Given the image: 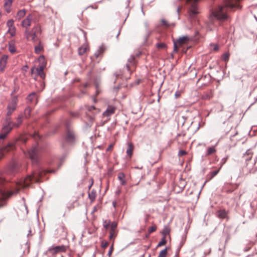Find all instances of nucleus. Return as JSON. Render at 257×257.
Here are the masks:
<instances>
[{"label":"nucleus","instance_id":"14","mask_svg":"<svg viewBox=\"0 0 257 257\" xmlns=\"http://www.w3.org/2000/svg\"><path fill=\"white\" fill-rule=\"evenodd\" d=\"M115 109V107L112 105H108L106 110L103 113V116L108 117L114 113Z\"/></svg>","mask_w":257,"mask_h":257},{"label":"nucleus","instance_id":"58","mask_svg":"<svg viewBox=\"0 0 257 257\" xmlns=\"http://www.w3.org/2000/svg\"><path fill=\"white\" fill-rule=\"evenodd\" d=\"M113 205L114 207H115V202H113Z\"/></svg>","mask_w":257,"mask_h":257},{"label":"nucleus","instance_id":"25","mask_svg":"<svg viewBox=\"0 0 257 257\" xmlns=\"http://www.w3.org/2000/svg\"><path fill=\"white\" fill-rule=\"evenodd\" d=\"M118 179L120 181V184L124 185L126 183L125 180V175L123 173H119L118 175Z\"/></svg>","mask_w":257,"mask_h":257},{"label":"nucleus","instance_id":"57","mask_svg":"<svg viewBox=\"0 0 257 257\" xmlns=\"http://www.w3.org/2000/svg\"><path fill=\"white\" fill-rule=\"evenodd\" d=\"M177 13H179V8H177Z\"/></svg>","mask_w":257,"mask_h":257},{"label":"nucleus","instance_id":"26","mask_svg":"<svg viewBox=\"0 0 257 257\" xmlns=\"http://www.w3.org/2000/svg\"><path fill=\"white\" fill-rule=\"evenodd\" d=\"M134 149V146L132 143H128V148L126 150V154L130 157H131L132 156V153Z\"/></svg>","mask_w":257,"mask_h":257},{"label":"nucleus","instance_id":"43","mask_svg":"<svg viewBox=\"0 0 257 257\" xmlns=\"http://www.w3.org/2000/svg\"><path fill=\"white\" fill-rule=\"evenodd\" d=\"M157 47L158 48H164L166 47V45L164 43H158L157 44Z\"/></svg>","mask_w":257,"mask_h":257},{"label":"nucleus","instance_id":"34","mask_svg":"<svg viewBox=\"0 0 257 257\" xmlns=\"http://www.w3.org/2000/svg\"><path fill=\"white\" fill-rule=\"evenodd\" d=\"M112 222H110V221L109 220H104L103 222V227L105 228V229H108V227L110 226V224Z\"/></svg>","mask_w":257,"mask_h":257},{"label":"nucleus","instance_id":"17","mask_svg":"<svg viewBox=\"0 0 257 257\" xmlns=\"http://www.w3.org/2000/svg\"><path fill=\"white\" fill-rule=\"evenodd\" d=\"M19 164L17 162H13L10 165V170L12 173H15L18 171Z\"/></svg>","mask_w":257,"mask_h":257},{"label":"nucleus","instance_id":"9","mask_svg":"<svg viewBox=\"0 0 257 257\" xmlns=\"http://www.w3.org/2000/svg\"><path fill=\"white\" fill-rule=\"evenodd\" d=\"M24 34L27 40H31L33 42H35L39 39V36L32 30L30 31L29 30H25Z\"/></svg>","mask_w":257,"mask_h":257},{"label":"nucleus","instance_id":"45","mask_svg":"<svg viewBox=\"0 0 257 257\" xmlns=\"http://www.w3.org/2000/svg\"><path fill=\"white\" fill-rule=\"evenodd\" d=\"M108 245V243L107 241H102L101 246L102 248H105Z\"/></svg>","mask_w":257,"mask_h":257},{"label":"nucleus","instance_id":"27","mask_svg":"<svg viewBox=\"0 0 257 257\" xmlns=\"http://www.w3.org/2000/svg\"><path fill=\"white\" fill-rule=\"evenodd\" d=\"M88 198L90 201L92 202L96 198V191L93 189L91 192L88 193Z\"/></svg>","mask_w":257,"mask_h":257},{"label":"nucleus","instance_id":"31","mask_svg":"<svg viewBox=\"0 0 257 257\" xmlns=\"http://www.w3.org/2000/svg\"><path fill=\"white\" fill-rule=\"evenodd\" d=\"M36 99V93L35 92H33L30 94L28 97L27 99L28 101L30 102H33Z\"/></svg>","mask_w":257,"mask_h":257},{"label":"nucleus","instance_id":"16","mask_svg":"<svg viewBox=\"0 0 257 257\" xmlns=\"http://www.w3.org/2000/svg\"><path fill=\"white\" fill-rule=\"evenodd\" d=\"M15 143L12 142L9 143L5 147L2 149L1 151L2 153L3 154L6 152H8L11 150H13L15 148Z\"/></svg>","mask_w":257,"mask_h":257},{"label":"nucleus","instance_id":"54","mask_svg":"<svg viewBox=\"0 0 257 257\" xmlns=\"http://www.w3.org/2000/svg\"><path fill=\"white\" fill-rule=\"evenodd\" d=\"M26 68H28V66H27V65H26V66H25L24 67V69L25 70H26Z\"/></svg>","mask_w":257,"mask_h":257},{"label":"nucleus","instance_id":"3","mask_svg":"<svg viewBox=\"0 0 257 257\" xmlns=\"http://www.w3.org/2000/svg\"><path fill=\"white\" fill-rule=\"evenodd\" d=\"M13 126H14L13 123L11 121L10 118H7L6 119V124L3 125L0 134V144L3 143V141L12 131Z\"/></svg>","mask_w":257,"mask_h":257},{"label":"nucleus","instance_id":"19","mask_svg":"<svg viewBox=\"0 0 257 257\" xmlns=\"http://www.w3.org/2000/svg\"><path fill=\"white\" fill-rule=\"evenodd\" d=\"M32 30L34 31L37 35L40 36L42 33V28L39 24H37L32 28Z\"/></svg>","mask_w":257,"mask_h":257},{"label":"nucleus","instance_id":"22","mask_svg":"<svg viewBox=\"0 0 257 257\" xmlns=\"http://www.w3.org/2000/svg\"><path fill=\"white\" fill-rule=\"evenodd\" d=\"M216 216L220 219H224L227 217V212L224 210H220L216 212Z\"/></svg>","mask_w":257,"mask_h":257},{"label":"nucleus","instance_id":"32","mask_svg":"<svg viewBox=\"0 0 257 257\" xmlns=\"http://www.w3.org/2000/svg\"><path fill=\"white\" fill-rule=\"evenodd\" d=\"M216 152L215 147H209L207 150V155H210Z\"/></svg>","mask_w":257,"mask_h":257},{"label":"nucleus","instance_id":"41","mask_svg":"<svg viewBox=\"0 0 257 257\" xmlns=\"http://www.w3.org/2000/svg\"><path fill=\"white\" fill-rule=\"evenodd\" d=\"M180 46V45H178V44L176 42L174 43V51L176 53L178 52V48Z\"/></svg>","mask_w":257,"mask_h":257},{"label":"nucleus","instance_id":"5","mask_svg":"<svg viewBox=\"0 0 257 257\" xmlns=\"http://www.w3.org/2000/svg\"><path fill=\"white\" fill-rule=\"evenodd\" d=\"M18 98L17 97H14L12 98L11 101L8 105L7 115L10 116L15 110L17 106Z\"/></svg>","mask_w":257,"mask_h":257},{"label":"nucleus","instance_id":"55","mask_svg":"<svg viewBox=\"0 0 257 257\" xmlns=\"http://www.w3.org/2000/svg\"><path fill=\"white\" fill-rule=\"evenodd\" d=\"M136 168L142 169L143 168V167H136Z\"/></svg>","mask_w":257,"mask_h":257},{"label":"nucleus","instance_id":"37","mask_svg":"<svg viewBox=\"0 0 257 257\" xmlns=\"http://www.w3.org/2000/svg\"><path fill=\"white\" fill-rule=\"evenodd\" d=\"M220 169L211 172L210 173L209 175L210 176L209 180L212 179L214 177H215L219 172Z\"/></svg>","mask_w":257,"mask_h":257},{"label":"nucleus","instance_id":"23","mask_svg":"<svg viewBox=\"0 0 257 257\" xmlns=\"http://www.w3.org/2000/svg\"><path fill=\"white\" fill-rule=\"evenodd\" d=\"M26 13V11L25 9H23L19 11L17 14L16 16V18L18 20H20L23 18L24 17Z\"/></svg>","mask_w":257,"mask_h":257},{"label":"nucleus","instance_id":"56","mask_svg":"<svg viewBox=\"0 0 257 257\" xmlns=\"http://www.w3.org/2000/svg\"><path fill=\"white\" fill-rule=\"evenodd\" d=\"M168 231H167V230H165V231H164V233H165V234H167V233H168Z\"/></svg>","mask_w":257,"mask_h":257},{"label":"nucleus","instance_id":"51","mask_svg":"<svg viewBox=\"0 0 257 257\" xmlns=\"http://www.w3.org/2000/svg\"><path fill=\"white\" fill-rule=\"evenodd\" d=\"M203 97L204 99H209L210 98V96L209 95L206 94V95L203 96Z\"/></svg>","mask_w":257,"mask_h":257},{"label":"nucleus","instance_id":"8","mask_svg":"<svg viewBox=\"0 0 257 257\" xmlns=\"http://www.w3.org/2000/svg\"><path fill=\"white\" fill-rule=\"evenodd\" d=\"M56 235L57 236H60L62 237H66L67 236V231L66 228L64 224L62 223H61L58 227L56 228Z\"/></svg>","mask_w":257,"mask_h":257},{"label":"nucleus","instance_id":"18","mask_svg":"<svg viewBox=\"0 0 257 257\" xmlns=\"http://www.w3.org/2000/svg\"><path fill=\"white\" fill-rule=\"evenodd\" d=\"M189 40V38L187 36H183L182 37H180L176 41V43L178 44V45H181L183 44H185L188 42Z\"/></svg>","mask_w":257,"mask_h":257},{"label":"nucleus","instance_id":"50","mask_svg":"<svg viewBox=\"0 0 257 257\" xmlns=\"http://www.w3.org/2000/svg\"><path fill=\"white\" fill-rule=\"evenodd\" d=\"M113 146V144L109 145L108 147L107 148L106 151H110L111 150V149L112 148Z\"/></svg>","mask_w":257,"mask_h":257},{"label":"nucleus","instance_id":"36","mask_svg":"<svg viewBox=\"0 0 257 257\" xmlns=\"http://www.w3.org/2000/svg\"><path fill=\"white\" fill-rule=\"evenodd\" d=\"M7 26L9 28H13V27H15L14 20L13 19H11V20H9V21H8V22H7Z\"/></svg>","mask_w":257,"mask_h":257},{"label":"nucleus","instance_id":"24","mask_svg":"<svg viewBox=\"0 0 257 257\" xmlns=\"http://www.w3.org/2000/svg\"><path fill=\"white\" fill-rule=\"evenodd\" d=\"M9 50L12 54H14L16 52L14 41H11L9 43Z\"/></svg>","mask_w":257,"mask_h":257},{"label":"nucleus","instance_id":"12","mask_svg":"<svg viewBox=\"0 0 257 257\" xmlns=\"http://www.w3.org/2000/svg\"><path fill=\"white\" fill-rule=\"evenodd\" d=\"M8 59V56L7 55H3L0 59V70L3 71L7 65Z\"/></svg>","mask_w":257,"mask_h":257},{"label":"nucleus","instance_id":"48","mask_svg":"<svg viewBox=\"0 0 257 257\" xmlns=\"http://www.w3.org/2000/svg\"><path fill=\"white\" fill-rule=\"evenodd\" d=\"M161 22L166 27H169L170 26L168 23L165 20L162 19Z\"/></svg>","mask_w":257,"mask_h":257},{"label":"nucleus","instance_id":"4","mask_svg":"<svg viewBox=\"0 0 257 257\" xmlns=\"http://www.w3.org/2000/svg\"><path fill=\"white\" fill-rule=\"evenodd\" d=\"M75 141V136L72 131L68 130L66 134L65 138L63 140L61 145L64 148H66L67 146L72 145Z\"/></svg>","mask_w":257,"mask_h":257},{"label":"nucleus","instance_id":"35","mask_svg":"<svg viewBox=\"0 0 257 257\" xmlns=\"http://www.w3.org/2000/svg\"><path fill=\"white\" fill-rule=\"evenodd\" d=\"M167 253V248H165L159 253V254L158 257H166Z\"/></svg>","mask_w":257,"mask_h":257},{"label":"nucleus","instance_id":"10","mask_svg":"<svg viewBox=\"0 0 257 257\" xmlns=\"http://www.w3.org/2000/svg\"><path fill=\"white\" fill-rule=\"evenodd\" d=\"M66 246L64 245L59 246H52L49 248L48 251L52 254L57 253L66 251Z\"/></svg>","mask_w":257,"mask_h":257},{"label":"nucleus","instance_id":"7","mask_svg":"<svg viewBox=\"0 0 257 257\" xmlns=\"http://www.w3.org/2000/svg\"><path fill=\"white\" fill-rule=\"evenodd\" d=\"M34 18V15L33 14L28 15L26 18L22 21V27L25 28V30H29V28L31 26Z\"/></svg>","mask_w":257,"mask_h":257},{"label":"nucleus","instance_id":"44","mask_svg":"<svg viewBox=\"0 0 257 257\" xmlns=\"http://www.w3.org/2000/svg\"><path fill=\"white\" fill-rule=\"evenodd\" d=\"M187 154V152L184 150H180L178 152V156H182L183 155H185Z\"/></svg>","mask_w":257,"mask_h":257},{"label":"nucleus","instance_id":"13","mask_svg":"<svg viewBox=\"0 0 257 257\" xmlns=\"http://www.w3.org/2000/svg\"><path fill=\"white\" fill-rule=\"evenodd\" d=\"M35 71L37 75L39 76L42 79H44L45 74L43 71V67L41 66L39 68L33 67L32 68V72L33 73Z\"/></svg>","mask_w":257,"mask_h":257},{"label":"nucleus","instance_id":"38","mask_svg":"<svg viewBox=\"0 0 257 257\" xmlns=\"http://www.w3.org/2000/svg\"><path fill=\"white\" fill-rule=\"evenodd\" d=\"M134 60V57H131L128 59V62L130 63V64H126V66L128 70H130V67L131 65V63H132L133 62Z\"/></svg>","mask_w":257,"mask_h":257},{"label":"nucleus","instance_id":"28","mask_svg":"<svg viewBox=\"0 0 257 257\" xmlns=\"http://www.w3.org/2000/svg\"><path fill=\"white\" fill-rule=\"evenodd\" d=\"M23 116L22 114L19 115L17 118V122L16 123H13V125L15 127H19L20 124L22 123Z\"/></svg>","mask_w":257,"mask_h":257},{"label":"nucleus","instance_id":"1","mask_svg":"<svg viewBox=\"0 0 257 257\" xmlns=\"http://www.w3.org/2000/svg\"><path fill=\"white\" fill-rule=\"evenodd\" d=\"M48 171H46L42 169H38L35 171L32 175H29L25 178H23L17 182L16 187L17 189L14 191H12L9 194H7L4 191L0 188V207H2L5 203L6 199L14 194H16L18 192L19 190L21 188H26L29 186L31 182L32 181H35L36 182L40 181L39 178L42 177L43 174H45ZM54 172V171H49V172Z\"/></svg>","mask_w":257,"mask_h":257},{"label":"nucleus","instance_id":"30","mask_svg":"<svg viewBox=\"0 0 257 257\" xmlns=\"http://www.w3.org/2000/svg\"><path fill=\"white\" fill-rule=\"evenodd\" d=\"M43 48L40 41L39 42V45L35 47V52L36 54H39Z\"/></svg>","mask_w":257,"mask_h":257},{"label":"nucleus","instance_id":"52","mask_svg":"<svg viewBox=\"0 0 257 257\" xmlns=\"http://www.w3.org/2000/svg\"><path fill=\"white\" fill-rule=\"evenodd\" d=\"M93 180H92L91 181V183H90V184L88 186V188L89 189H90L91 188V187H92V186L93 185Z\"/></svg>","mask_w":257,"mask_h":257},{"label":"nucleus","instance_id":"6","mask_svg":"<svg viewBox=\"0 0 257 257\" xmlns=\"http://www.w3.org/2000/svg\"><path fill=\"white\" fill-rule=\"evenodd\" d=\"M39 152V148L37 145L32 147V148L29 151L28 156L32 160L33 162H36L38 159Z\"/></svg>","mask_w":257,"mask_h":257},{"label":"nucleus","instance_id":"15","mask_svg":"<svg viewBox=\"0 0 257 257\" xmlns=\"http://www.w3.org/2000/svg\"><path fill=\"white\" fill-rule=\"evenodd\" d=\"M105 50L106 48L104 45L102 44L100 45L98 49L97 50V51L94 54V56L96 58H98L99 56L103 54V53L105 52Z\"/></svg>","mask_w":257,"mask_h":257},{"label":"nucleus","instance_id":"42","mask_svg":"<svg viewBox=\"0 0 257 257\" xmlns=\"http://www.w3.org/2000/svg\"><path fill=\"white\" fill-rule=\"evenodd\" d=\"M157 227L156 226H151L149 228L148 231L150 233L155 231L156 230Z\"/></svg>","mask_w":257,"mask_h":257},{"label":"nucleus","instance_id":"21","mask_svg":"<svg viewBox=\"0 0 257 257\" xmlns=\"http://www.w3.org/2000/svg\"><path fill=\"white\" fill-rule=\"evenodd\" d=\"M4 7L7 12L9 13L11 10V7L12 6L13 0H4Z\"/></svg>","mask_w":257,"mask_h":257},{"label":"nucleus","instance_id":"40","mask_svg":"<svg viewBox=\"0 0 257 257\" xmlns=\"http://www.w3.org/2000/svg\"><path fill=\"white\" fill-rule=\"evenodd\" d=\"M229 54L228 53H224L223 55V59L225 61H227L229 59Z\"/></svg>","mask_w":257,"mask_h":257},{"label":"nucleus","instance_id":"29","mask_svg":"<svg viewBox=\"0 0 257 257\" xmlns=\"http://www.w3.org/2000/svg\"><path fill=\"white\" fill-rule=\"evenodd\" d=\"M16 28L15 27L13 28H9L7 31V33L10 34L11 37H14L16 35Z\"/></svg>","mask_w":257,"mask_h":257},{"label":"nucleus","instance_id":"2","mask_svg":"<svg viewBox=\"0 0 257 257\" xmlns=\"http://www.w3.org/2000/svg\"><path fill=\"white\" fill-rule=\"evenodd\" d=\"M241 0H225L222 5L219 6L212 11V16L216 19L224 21L227 19V12L234 9H240L239 4Z\"/></svg>","mask_w":257,"mask_h":257},{"label":"nucleus","instance_id":"39","mask_svg":"<svg viewBox=\"0 0 257 257\" xmlns=\"http://www.w3.org/2000/svg\"><path fill=\"white\" fill-rule=\"evenodd\" d=\"M166 243V240L165 237H163L160 242L158 244L157 246H161L165 245Z\"/></svg>","mask_w":257,"mask_h":257},{"label":"nucleus","instance_id":"46","mask_svg":"<svg viewBox=\"0 0 257 257\" xmlns=\"http://www.w3.org/2000/svg\"><path fill=\"white\" fill-rule=\"evenodd\" d=\"M113 244H112L111 246L110 247V248H109V250L108 251V255L109 256H110V255H111L112 254V252L113 251Z\"/></svg>","mask_w":257,"mask_h":257},{"label":"nucleus","instance_id":"11","mask_svg":"<svg viewBox=\"0 0 257 257\" xmlns=\"http://www.w3.org/2000/svg\"><path fill=\"white\" fill-rule=\"evenodd\" d=\"M117 225V223L115 221L112 222L110 224V230L109 238V239L112 240L113 241L114 240V238L116 235V228Z\"/></svg>","mask_w":257,"mask_h":257},{"label":"nucleus","instance_id":"20","mask_svg":"<svg viewBox=\"0 0 257 257\" xmlns=\"http://www.w3.org/2000/svg\"><path fill=\"white\" fill-rule=\"evenodd\" d=\"M88 49V45L86 44H83L80 48H78V54L80 55H83L87 51Z\"/></svg>","mask_w":257,"mask_h":257},{"label":"nucleus","instance_id":"49","mask_svg":"<svg viewBox=\"0 0 257 257\" xmlns=\"http://www.w3.org/2000/svg\"><path fill=\"white\" fill-rule=\"evenodd\" d=\"M227 185H228V184H225L224 186L223 187V188H222L223 191H224V192H232V190H227L225 189V186Z\"/></svg>","mask_w":257,"mask_h":257},{"label":"nucleus","instance_id":"47","mask_svg":"<svg viewBox=\"0 0 257 257\" xmlns=\"http://www.w3.org/2000/svg\"><path fill=\"white\" fill-rule=\"evenodd\" d=\"M211 46L212 47L213 50L215 51H217L219 49L218 46L216 44H212Z\"/></svg>","mask_w":257,"mask_h":257},{"label":"nucleus","instance_id":"53","mask_svg":"<svg viewBox=\"0 0 257 257\" xmlns=\"http://www.w3.org/2000/svg\"><path fill=\"white\" fill-rule=\"evenodd\" d=\"M94 108H95V107H94V106H91L90 107V108L89 110H91L92 109H94Z\"/></svg>","mask_w":257,"mask_h":257},{"label":"nucleus","instance_id":"33","mask_svg":"<svg viewBox=\"0 0 257 257\" xmlns=\"http://www.w3.org/2000/svg\"><path fill=\"white\" fill-rule=\"evenodd\" d=\"M31 111V109L29 107H28L25 109V111H24V115H25V117L28 118L30 116Z\"/></svg>","mask_w":257,"mask_h":257}]
</instances>
